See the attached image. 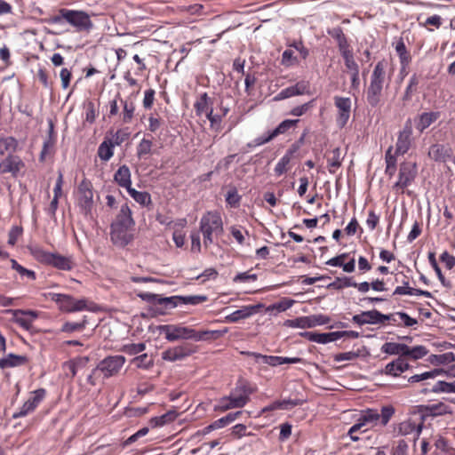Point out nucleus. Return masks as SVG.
Listing matches in <instances>:
<instances>
[{
  "instance_id": "f257e3e1",
  "label": "nucleus",
  "mask_w": 455,
  "mask_h": 455,
  "mask_svg": "<svg viewBox=\"0 0 455 455\" xmlns=\"http://www.w3.org/2000/svg\"><path fill=\"white\" fill-rule=\"evenodd\" d=\"M138 296L150 303L151 310L157 315H164L168 309L176 307L179 304L197 305L207 300L204 295L161 297L151 292H141Z\"/></svg>"
},
{
  "instance_id": "f03ea898",
  "label": "nucleus",
  "mask_w": 455,
  "mask_h": 455,
  "mask_svg": "<svg viewBox=\"0 0 455 455\" xmlns=\"http://www.w3.org/2000/svg\"><path fill=\"white\" fill-rule=\"evenodd\" d=\"M394 414L395 408L391 405L383 406L380 413H379L375 409H367L362 412L357 422L349 428L347 435L352 441L356 442L359 440V437L353 436L354 433L358 431L364 432L378 424L385 427Z\"/></svg>"
},
{
  "instance_id": "7ed1b4c3",
  "label": "nucleus",
  "mask_w": 455,
  "mask_h": 455,
  "mask_svg": "<svg viewBox=\"0 0 455 455\" xmlns=\"http://www.w3.org/2000/svg\"><path fill=\"white\" fill-rule=\"evenodd\" d=\"M200 231L203 235V241L205 247L213 243V236L221 235L223 221L220 212L211 211L204 213L200 220Z\"/></svg>"
},
{
  "instance_id": "20e7f679",
  "label": "nucleus",
  "mask_w": 455,
  "mask_h": 455,
  "mask_svg": "<svg viewBox=\"0 0 455 455\" xmlns=\"http://www.w3.org/2000/svg\"><path fill=\"white\" fill-rule=\"evenodd\" d=\"M28 250L37 261L52 266L60 270L68 271L75 266L72 257L49 252L37 245L30 246Z\"/></svg>"
},
{
  "instance_id": "39448f33",
  "label": "nucleus",
  "mask_w": 455,
  "mask_h": 455,
  "mask_svg": "<svg viewBox=\"0 0 455 455\" xmlns=\"http://www.w3.org/2000/svg\"><path fill=\"white\" fill-rule=\"evenodd\" d=\"M157 330L164 334L170 342L180 339H193L199 341L202 336L197 335V331L180 324H164L157 326Z\"/></svg>"
},
{
  "instance_id": "423d86ee",
  "label": "nucleus",
  "mask_w": 455,
  "mask_h": 455,
  "mask_svg": "<svg viewBox=\"0 0 455 455\" xmlns=\"http://www.w3.org/2000/svg\"><path fill=\"white\" fill-rule=\"evenodd\" d=\"M59 13L62 15L68 23L76 28V30L78 32H89L93 27L90 15L84 11L60 9Z\"/></svg>"
},
{
  "instance_id": "0eeeda50",
  "label": "nucleus",
  "mask_w": 455,
  "mask_h": 455,
  "mask_svg": "<svg viewBox=\"0 0 455 455\" xmlns=\"http://www.w3.org/2000/svg\"><path fill=\"white\" fill-rule=\"evenodd\" d=\"M46 297L56 302L61 311L77 312L87 308V300L85 299H76L70 295L55 292H49Z\"/></svg>"
},
{
  "instance_id": "6e6552de",
  "label": "nucleus",
  "mask_w": 455,
  "mask_h": 455,
  "mask_svg": "<svg viewBox=\"0 0 455 455\" xmlns=\"http://www.w3.org/2000/svg\"><path fill=\"white\" fill-rule=\"evenodd\" d=\"M76 197L81 212L85 215L90 214L93 207V189L90 180L84 179L81 181Z\"/></svg>"
},
{
  "instance_id": "1a4fd4ad",
  "label": "nucleus",
  "mask_w": 455,
  "mask_h": 455,
  "mask_svg": "<svg viewBox=\"0 0 455 455\" xmlns=\"http://www.w3.org/2000/svg\"><path fill=\"white\" fill-rule=\"evenodd\" d=\"M125 357L123 355H111L101 360L97 367L93 369V373L100 371L104 378H110L118 374L125 363Z\"/></svg>"
},
{
  "instance_id": "9d476101",
  "label": "nucleus",
  "mask_w": 455,
  "mask_h": 455,
  "mask_svg": "<svg viewBox=\"0 0 455 455\" xmlns=\"http://www.w3.org/2000/svg\"><path fill=\"white\" fill-rule=\"evenodd\" d=\"M46 391L44 388L36 389L30 393L28 400L12 415L13 419L26 417L32 413L45 397Z\"/></svg>"
},
{
  "instance_id": "9b49d317",
  "label": "nucleus",
  "mask_w": 455,
  "mask_h": 455,
  "mask_svg": "<svg viewBox=\"0 0 455 455\" xmlns=\"http://www.w3.org/2000/svg\"><path fill=\"white\" fill-rule=\"evenodd\" d=\"M417 175V165L414 163L404 162L400 164L398 180L395 183L394 188L403 192L409 187Z\"/></svg>"
},
{
  "instance_id": "f8f14e48",
  "label": "nucleus",
  "mask_w": 455,
  "mask_h": 455,
  "mask_svg": "<svg viewBox=\"0 0 455 455\" xmlns=\"http://www.w3.org/2000/svg\"><path fill=\"white\" fill-rule=\"evenodd\" d=\"M353 322L359 324H378L386 321L395 322V315H383L378 310L363 311L361 314L355 315L352 318Z\"/></svg>"
},
{
  "instance_id": "ddd939ff",
  "label": "nucleus",
  "mask_w": 455,
  "mask_h": 455,
  "mask_svg": "<svg viewBox=\"0 0 455 455\" xmlns=\"http://www.w3.org/2000/svg\"><path fill=\"white\" fill-rule=\"evenodd\" d=\"M24 168V162L19 156L13 154L7 156L0 162V173H10L13 178L18 177Z\"/></svg>"
},
{
  "instance_id": "4468645a",
  "label": "nucleus",
  "mask_w": 455,
  "mask_h": 455,
  "mask_svg": "<svg viewBox=\"0 0 455 455\" xmlns=\"http://www.w3.org/2000/svg\"><path fill=\"white\" fill-rule=\"evenodd\" d=\"M334 105L338 109V115L336 118L337 124L339 127H344L350 117L351 113V99L348 97L335 96Z\"/></svg>"
},
{
  "instance_id": "2eb2a0df",
  "label": "nucleus",
  "mask_w": 455,
  "mask_h": 455,
  "mask_svg": "<svg viewBox=\"0 0 455 455\" xmlns=\"http://www.w3.org/2000/svg\"><path fill=\"white\" fill-rule=\"evenodd\" d=\"M251 394V390H250L243 383L237 384L228 395L231 403V407L237 409L245 406L250 401Z\"/></svg>"
},
{
  "instance_id": "dca6fc26",
  "label": "nucleus",
  "mask_w": 455,
  "mask_h": 455,
  "mask_svg": "<svg viewBox=\"0 0 455 455\" xmlns=\"http://www.w3.org/2000/svg\"><path fill=\"white\" fill-rule=\"evenodd\" d=\"M412 141L411 121L408 119L403 130L399 132L395 144V154L404 155L411 148Z\"/></svg>"
},
{
  "instance_id": "f3484780",
  "label": "nucleus",
  "mask_w": 455,
  "mask_h": 455,
  "mask_svg": "<svg viewBox=\"0 0 455 455\" xmlns=\"http://www.w3.org/2000/svg\"><path fill=\"white\" fill-rule=\"evenodd\" d=\"M299 149V145L297 143L292 144L289 149L285 152V154L280 158V160L277 162L274 172L275 175L277 177L282 176L283 174L286 173L291 167V162L292 158L294 157V155L298 152Z\"/></svg>"
},
{
  "instance_id": "a211bd4d",
  "label": "nucleus",
  "mask_w": 455,
  "mask_h": 455,
  "mask_svg": "<svg viewBox=\"0 0 455 455\" xmlns=\"http://www.w3.org/2000/svg\"><path fill=\"white\" fill-rule=\"evenodd\" d=\"M387 68L388 62L386 60H381L377 62L371 75L370 84L383 88L387 80L389 78V76H387Z\"/></svg>"
},
{
  "instance_id": "6ab92c4d",
  "label": "nucleus",
  "mask_w": 455,
  "mask_h": 455,
  "mask_svg": "<svg viewBox=\"0 0 455 455\" xmlns=\"http://www.w3.org/2000/svg\"><path fill=\"white\" fill-rule=\"evenodd\" d=\"M130 228L111 225V241L117 246L124 247L133 238Z\"/></svg>"
},
{
  "instance_id": "aec40b11",
  "label": "nucleus",
  "mask_w": 455,
  "mask_h": 455,
  "mask_svg": "<svg viewBox=\"0 0 455 455\" xmlns=\"http://www.w3.org/2000/svg\"><path fill=\"white\" fill-rule=\"evenodd\" d=\"M13 320L23 329L28 331L32 327L33 322L38 317V313L33 310H11Z\"/></svg>"
},
{
  "instance_id": "412c9836",
  "label": "nucleus",
  "mask_w": 455,
  "mask_h": 455,
  "mask_svg": "<svg viewBox=\"0 0 455 455\" xmlns=\"http://www.w3.org/2000/svg\"><path fill=\"white\" fill-rule=\"evenodd\" d=\"M193 352L194 350L191 346L184 344L164 351L162 358L165 361L175 362L189 356Z\"/></svg>"
},
{
  "instance_id": "4be33fe9",
  "label": "nucleus",
  "mask_w": 455,
  "mask_h": 455,
  "mask_svg": "<svg viewBox=\"0 0 455 455\" xmlns=\"http://www.w3.org/2000/svg\"><path fill=\"white\" fill-rule=\"evenodd\" d=\"M260 305L243 306L240 309L234 311L225 317V321L228 323H237L240 320L246 319L256 314Z\"/></svg>"
},
{
  "instance_id": "5701e85b",
  "label": "nucleus",
  "mask_w": 455,
  "mask_h": 455,
  "mask_svg": "<svg viewBox=\"0 0 455 455\" xmlns=\"http://www.w3.org/2000/svg\"><path fill=\"white\" fill-rule=\"evenodd\" d=\"M428 156L435 162H445L452 156L451 148L443 144H434L429 148Z\"/></svg>"
},
{
  "instance_id": "b1692460",
  "label": "nucleus",
  "mask_w": 455,
  "mask_h": 455,
  "mask_svg": "<svg viewBox=\"0 0 455 455\" xmlns=\"http://www.w3.org/2000/svg\"><path fill=\"white\" fill-rule=\"evenodd\" d=\"M88 362L89 357L78 356L65 362L62 364V368L64 371H66V376L70 377L72 379L76 375L78 370L86 367Z\"/></svg>"
},
{
  "instance_id": "393cba45",
  "label": "nucleus",
  "mask_w": 455,
  "mask_h": 455,
  "mask_svg": "<svg viewBox=\"0 0 455 455\" xmlns=\"http://www.w3.org/2000/svg\"><path fill=\"white\" fill-rule=\"evenodd\" d=\"M410 367L411 365L406 362L405 358L398 357L386 365L383 370V373L393 377H398L403 372L409 370Z\"/></svg>"
},
{
  "instance_id": "a878e982",
  "label": "nucleus",
  "mask_w": 455,
  "mask_h": 455,
  "mask_svg": "<svg viewBox=\"0 0 455 455\" xmlns=\"http://www.w3.org/2000/svg\"><path fill=\"white\" fill-rule=\"evenodd\" d=\"M112 225L132 228L134 220L132 217V211L127 204L121 206L116 221Z\"/></svg>"
},
{
  "instance_id": "bb28decb",
  "label": "nucleus",
  "mask_w": 455,
  "mask_h": 455,
  "mask_svg": "<svg viewBox=\"0 0 455 455\" xmlns=\"http://www.w3.org/2000/svg\"><path fill=\"white\" fill-rule=\"evenodd\" d=\"M115 181L122 188L128 190L132 188L131 172L126 165H122L118 168L114 175Z\"/></svg>"
},
{
  "instance_id": "cd10ccee",
  "label": "nucleus",
  "mask_w": 455,
  "mask_h": 455,
  "mask_svg": "<svg viewBox=\"0 0 455 455\" xmlns=\"http://www.w3.org/2000/svg\"><path fill=\"white\" fill-rule=\"evenodd\" d=\"M194 108L197 116L207 114L210 109H212V101L207 92H204L200 95L196 100Z\"/></svg>"
},
{
  "instance_id": "c85d7f7f",
  "label": "nucleus",
  "mask_w": 455,
  "mask_h": 455,
  "mask_svg": "<svg viewBox=\"0 0 455 455\" xmlns=\"http://www.w3.org/2000/svg\"><path fill=\"white\" fill-rule=\"evenodd\" d=\"M383 88L369 84L366 90V100L371 108H376L379 105L382 97Z\"/></svg>"
},
{
  "instance_id": "c756f323",
  "label": "nucleus",
  "mask_w": 455,
  "mask_h": 455,
  "mask_svg": "<svg viewBox=\"0 0 455 455\" xmlns=\"http://www.w3.org/2000/svg\"><path fill=\"white\" fill-rule=\"evenodd\" d=\"M421 428L420 424H416L411 420H404L398 424L395 431L401 435H407L414 432L419 435L421 432Z\"/></svg>"
},
{
  "instance_id": "7c9ffc66",
  "label": "nucleus",
  "mask_w": 455,
  "mask_h": 455,
  "mask_svg": "<svg viewBox=\"0 0 455 455\" xmlns=\"http://www.w3.org/2000/svg\"><path fill=\"white\" fill-rule=\"evenodd\" d=\"M307 86L304 84H297L293 86L287 87L282 90L275 97V100L288 99L295 95L303 94L306 92Z\"/></svg>"
},
{
  "instance_id": "2f4dec72",
  "label": "nucleus",
  "mask_w": 455,
  "mask_h": 455,
  "mask_svg": "<svg viewBox=\"0 0 455 455\" xmlns=\"http://www.w3.org/2000/svg\"><path fill=\"white\" fill-rule=\"evenodd\" d=\"M17 148L18 141L15 138L12 136L0 138V156H4L5 154L12 155L16 152Z\"/></svg>"
},
{
  "instance_id": "473e14b6",
  "label": "nucleus",
  "mask_w": 455,
  "mask_h": 455,
  "mask_svg": "<svg viewBox=\"0 0 455 455\" xmlns=\"http://www.w3.org/2000/svg\"><path fill=\"white\" fill-rule=\"evenodd\" d=\"M28 362V358L24 355H17L9 354L6 357L0 359V368L6 369L23 365Z\"/></svg>"
},
{
  "instance_id": "72a5a7b5",
  "label": "nucleus",
  "mask_w": 455,
  "mask_h": 455,
  "mask_svg": "<svg viewBox=\"0 0 455 455\" xmlns=\"http://www.w3.org/2000/svg\"><path fill=\"white\" fill-rule=\"evenodd\" d=\"M395 51L399 56L402 70H405L411 61V56L407 51L405 44L402 38L397 41L395 44Z\"/></svg>"
},
{
  "instance_id": "f704fd0d",
  "label": "nucleus",
  "mask_w": 455,
  "mask_h": 455,
  "mask_svg": "<svg viewBox=\"0 0 455 455\" xmlns=\"http://www.w3.org/2000/svg\"><path fill=\"white\" fill-rule=\"evenodd\" d=\"M438 117H439L438 112L422 113L419 117V121L417 122L416 128L420 132H422L424 130H426L427 127H429L434 122H435Z\"/></svg>"
},
{
  "instance_id": "c9c22d12",
  "label": "nucleus",
  "mask_w": 455,
  "mask_h": 455,
  "mask_svg": "<svg viewBox=\"0 0 455 455\" xmlns=\"http://www.w3.org/2000/svg\"><path fill=\"white\" fill-rule=\"evenodd\" d=\"M328 33L331 37L336 39L340 53L350 50L347 38L340 28H334Z\"/></svg>"
},
{
  "instance_id": "e433bc0d",
  "label": "nucleus",
  "mask_w": 455,
  "mask_h": 455,
  "mask_svg": "<svg viewBox=\"0 0 455 455\" xmlns=\"http://www.w3.org/2000/svg\"><path fill=\"white\" fill-rule=\"evenodd\" d=\"M407 350V345L395 342H386L381 347V351L387 355H399V357L404 358V351Z\"/></svg>"
},
{
  "instance_id": "4c0bfd02",
  "label": "nucleus",
  "mask_w": 455,
  "mask_h": 455,
  "mask_svg": "<svg viewBox=\"0 0 455 455\" xmlns=\"http://www.w3.org/2000/svg\"><path fill=\"white\" fill-rule=\"evenodd\" d=\"M343 157L339 148H334L327 158L328 168L331 173H335L336 170L341 166Z\"/></svg>"
},
{
  "instance_id": "58836bf2",
  "label": "nucleus",
  "mask_w": 455,
  "mask_h": 455,
  "mask_svg": "<svg viewBox=\"0 0 455 455\" xmlns=\"http://www.w3.org/2000/svg\"><path fill=\"white\" fill-rule=\"evenodd\" d=\"M114 144L111 140H104L98 148V156L102 161H108L114 155Z\"/></svg>"
},
{
  "instance_id": "ea45409f",
  "label": "nucleus",
  "mask_w": 455,
  "mask_h": 455,
  "mask_svg": "<svg viewBox=\"0 0 455 455\" xmlns=\"http://www.w3.org/2000/svg\"><path fill=\"white\" fill-rule=\"evenodd\" d=\"M248 355L252 356L258 363H265L270 366L281 365V356L265 355L254 352L248 353Z\"/></svg>"
},
{
  "instance_id": "a19ab883",
  "label": "nucleus",
  "mask_w": 455,
  "mask_h": 455,
  "mask_svg": "<svg viewBox=\"0 0 455 455\" xmlns=\"http://www.w3.org/2000/svg\"><path fill=\"white\" fill-rule=\"evenodd\" d=\"M153 141L143 138L137 146V156L140 159L147 158L152 154Z\"/></svg>"
},
{
  "instance_id": "79ce46f5",
  "label": "nucleus",
  "mask_w": 455,
  "mask_h": 455,
  "mask_svg": "<svg viewBox=\"0 0 455 455\" xmlns=\"http://www.w3.org/2000/svg\"><path fill=\"white\" fill-rule=\"evenodd\" d=\"M127 192L131 197L143 206L148 205L151 203V196L148 192L137 191L133 188H130Z\"/></svg>"
},
{
  "instance_id": "37998d69",
  "label": "nucleus",
  "mask_w": 455,
  "mask_h": 455,
  "mask_svg": "<svg viewBox=\"0 0 455 455\" xmlns=\"http://www.w3.org/2000/svg\"><path fill=\"white\" fill-rule=\"evenodd\" d=\"M178 416L175 411H170L159 417L151 419L150 424L152 427H162L169 422L173 421Z\"/></svg>"
},
{
  "instance_id": "c03bdc74",
  "label": "nucleus",
  "mask_w": 455,
  "mask_h": 455,
  "mask_svg": "<svg viewBox=\"0 0 455 455\" xmlns=\"http://www.w3.org/2000/svg\"><path fill=\"white\" fill-rule=\"evenodd\" d=\"M288 327L307 329L312 328L311 318L308 316H300L295 319L287 320L284 323Z\"/></svg>"
},
{
  "instance_id": "a18cd8bd",
  "label": "nucleus",
  "mask_w": 455,
  "mask_h": 455,
  "mask_svg": "<svg viewBox=\"0 0 455 455\" xmlns=\"http://www.w3.org/2000/svg\"><path fill=\"white\" fill-rule=\"evenodd\" d=\"M441 373H442V370L435 369L433 371H426V372H423L420 374H415L408 379V382L415 383V382L425 381V380H427L430 379H435Z\"/></svg>"
},
{
  "instance_id": "49530a36",
  "label": "nucleus",
  "mask_w": 455,
  "mask_h": 455,
  "mask_svg": "<svg viewBox=\"0 0 455 455\" xmlns=\"http://www.w3.org/2000/svg\"><path fill=\"white\" fill-rule=\"evenodd\" d=\"M357 286V283L353 280L352 277L344 276L337 277L329 287H332L336 290H341L347 287Z\"/></svg>"
},
{
  "instance_id": "de8ad7c7",
  "label": "nucleus",
  "mask_w": 455,
  "mask_h": 455,
  "mask_svg": "<svg viewBox=\"0 0 455 455\" xmlns=\"http://www.w3.org/2000/svg\"><path fill=\"white\" fill-rule=\"evenodd\" d=\"M298 403L292 400L275 401L262 409V412L275 411V410H284L290 407L296 406Z\"/></svg>"
},
{
  "instance_id": "09e8293b",
  "label": "nucleus",
  "mask_w": 455,
  "mask_h": 455,
  "mask_svg": "<svg viewBox=\"0 0 455 455\" xmlns=\"http://www.w3.org/2000/svg\"><path fill=\"white\" fill-rule=\"evenodd\" d=\"M427 354V350L424 346H416L410 347L407 346V350L404 351V357H410L414 360L420 359Z\"/></svg>"
},
{
  "instance_id": "8fccbe9b",
  "label": "nucleus",
  "mask_w": 455,
  "mask_h": 455,
  "mask_svg": "<svg viewBox=\"0 0 455 455\" xmlns=\"http://www.w3.org/2000/svg\"><path fill=\"white\" fill-rule=\"evenodd\" d=\"M281 64L286 68L299 64L298 57L294 54V51L292 49H286L283 52Z\"/></svg>"
},
{
  "instance_id": "3c124183",
  "label": "nucleus",
  "mask_w": 455,
  "mask_h": 455,
  "mask_svg": "<svg viewBox=\"0 0 455 455\" xmlns=\"http://www.w3.org/2000/svg\"><path fill=\"white\" fill-rule=\"evenodd\" d=\"M430 391L433 393H455V380L453 382L437 381Z\"/></svg>"
},
{
  "instance_id": "603ef678",
  "label": "nucleus",
  "mask_w": 455,
  "mask_h": 455,
  "mask_svg": "<svg viewBox=\"0 0 455 455\" xmlns=\"http://www.w3.org/2000/svg\"><path fill=\"white\" fill-rule=\"evenodd\" d=\"M419 77L416 74L412 75L403 96V100L408 101L411 99L413 93L417 91Z\"/></svg>"
},
{
  "instance_id": "864d4df0",
  "label": "nucleus",
  "mask_w": 455,
  "mask_h": 455,
  "mask_svg": "<svg viewBox=\"0 0 455 455\" xmlns=\"http://www.w3.org/2000/svg\"><path fill=\"white\" fill-rule=\"evenodd\" d=\"M346 68L349 70V73H355L359 71V67L355 61L354 55L351 50L341 53Z\"/></svg>"
},
{
  "instance_id": "5fc2aeb1",
  "label": "nucleus",
  "mask_w": 455,
  "mask_h": 455,
  "mask_svg": "<svg viewBox=\"0 0 455 455\" xmlns=\"http://www.w3.org/2000/svg\"><path fill=\"white\" fill-rule=\"evenodd\" d=\"M228 332V329L225 328L223 330H216V331H197V335L202 336L200 340H207V339H216Z\"/></svg>"
},
{
  "instance_id": "6e6d98bb",
  "label": "nucleus",
  "mask_w": 455,
  "mask_h": 455,
  "mask_svg": "<svg viewBox=\"0 0 455 455\" xmlns=\"http://www.w3.org/2000/svg\"><path fill=\"white\" fill-rule=\"evenodd\" d=\"M86 323H87V322L85 319H84L80 323L67 322V323H63L60 331L63 332H68V333L74 332V331H81L85 328Z\"/></svg>"
},
{
  "instance_id": "4d7b16f0",
  "label": "nucleus",
  "mask_w": 455,
  "mask_h": 455,
  "mask_svg": "<svg viewBox=\"0 0 455 455\" xmlns=\"http://www.w3.org/2000/svg\"><path fill=\"white\" fill-rule=\"evenodd\" d=\"M207 119L210 121L211 128L215 130L216 132L220 131L221 129V122L222 116L214 114L213 108L210 109L207 114H205Z\"/></svg>"
},
{
  "instance_id": "13d9d810",
  "label": "nucleus",
  "mask_w": 455,
  "mask_h": 455,
  "mask_svg": "<svg viewBox=\"0 0 455 455\" xmlns=\"http://www.w3.org/2000/svg\"><path fill=\"white\" fill-rule=\"evenodd\" d=\"M123 122L128 124L132 121L135 111V106L133 102L123 101Z\"/></svg>"
},
{
  "instance_id": "bf43d9fd",
  "label": "nucleus",
  "mask_w": 455,
  "mask_h": 455,
  "mask_svg": "<svg viewBox=\"0 0 455 455\" xmlns=\"http://www.w3.org/2000/svg\"><path fill=\"white\" fill-rule=\"evenodd\" d=\"M299 122V120H284L272 132L274 135L276 137L280 134L285 133L289 129L295 126V124Z\"/></svg>"
},
{
  "instance_id": "052dcab7",
  "label": "nucleus",
  "mask_w": 455,
  "mask_h": 455,
  "mask_svg": "<svg viewBox=\"0 0 455 455\" xmlns=\"http://www.w3.org/2000/svg\"><path fill=\"white\" fill-rule=\"evenodd\" d=\"M293 304H294L293 299L284 298L282 300H280L279 302L271 305L268 307V310H276L277 312H284L287 309H289L290 307H291Z\"/></svg>"
},
{
  "instance_id": "680f3d73",
  "label": "nucleus",
  "mask_w": 455,
  "mask_h": 455,
  "mask_svg": "<svg viewBox=\"0 0 455 455\" xmlns=\"http://www.w3.org/2000/svg\"><path fill=\"white\" fill-rule=\"evenodd\" d=\"M241 196H239L235 188H230L226 195V202L231 207H237L240 204Z\"/></svg>"
},
{
  "instance_id": "e2e57ef3",
  "label": "nucleus",
  "mask_w": 455,
  "mask_h": 455,
  "mask_svg": "<svg viewBox=\"0 0 455 455\" xmlns=\"http://www.w3.org/2000/svg\"><path fill=\"white\" fill-rule=\"evenodd\" d=\"M12 267L15 269L20 275L27 276L28 278L34 280L36 274L34 271L29 270L20 265L15 259L11 260Z\"/></svg>"
},
{
  "instance_id": "0e129e2a",
  "label": "nucleus",
  "mask_w": 455,
  "mask_h": 455,
  "mask_svg": "<svg viewBox=\"0 0 455 455\" xmlns=\"http://www.w3.org/2000/svg\"><path fill=\"white\" fill-rule=\"evenodd\" d=\"M146 346L144 343H131L126 344L123 347V351L128 355H133L144 351Z\"/></svg>"
},
{
  "instance_id": "69168bd1",
  "label": "nucleus",
  "mask_w": 455,
  "mask_h": 455,
  "mask_svg": "<svg viewBox=\"0 0 455 455\" xmlns=\"http://www.w3.org/2000/svg\"><path fill=\"white\" fill-rule=\"evenodd\" d=\"M360 353L355 351H348L344 353H339L334 355L335 362H342V361H353L359 357Z\"/></svg>"
},
{
  "instance_id": "338daca9",
  "label": "nucleus",
  "mask_w": 455,
  "mask_h": 455,
  "mask_svg": "<svg viewBox=\"0 0 455 455\" xmlns=\"http://www.w3.org/2000/svg\"><path fill=\"white\" fill-rule=\"evenodd\" d=\"M392 315H395V320H396V317H399L400 320L403 321V325L405 327H411L418 323L417 319L411 317L408 314H406L404 312H396Z\"/></svg>"
},
{
  "instance_id": "774afa93",
  "label": "nucleus",
  "mask_w": 455,
  "mask_h": 455,
  "mask_svg": "<svg viewBox=\"0 0 455 455\" xmlns=\"http://www.w3.org/2000/svg\"><path fill=\"white\" fill-rule=\"evenodd\" d=\"M409 446L404 440H399L393 448L392 455H408Z\"/></svg>"
}]
</instances>
